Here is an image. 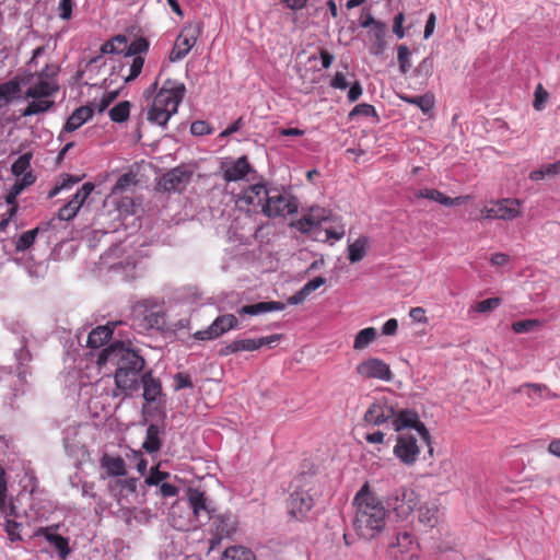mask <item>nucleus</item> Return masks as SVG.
<instances>
[{"label": "nucleus", "instance_id": "1", "mask_svg": "<svg viewBox=\"0 0 560 560\" xmlns=\"http://www.w3.org/2000/svg\"><path fill=\"white\" fill-rule=\"evenodd\" d=\"M364 427H381L392 424L394 431L401 432L405 429H415L421 440L429 446V453L432 455L431 434L423 422L420 421L416 411L404 409L396 410L394 402L385 397L375 399L363 415Z\"/></svg>", "mask_w": 560, "mask_h": 560}, {"label": "nucleus", "instance_id": "2", "mask_svg": "<svg viewBox=\"0 0 560 560\" xmlns=\"http://www.w3.org/2000/svg\"><path fill=\"white\" fill-rule=\"evenodd\" d=\"M355 516L353 527L364 539H372L380 534L384 526L387 511L383 502L364 483L354 497Z\"/></svg>", "mask_w": 560, "mask_h": 560}, {"label": "nucleus", "instance_id": "3", "mask_svg": "<svg viewBox=\"0 0 560 560\" xmlns=\"http://www.w3.org/2000/svg\"><path fill=\"white\" fill-rule=\"evenodd\" d=\"M57 73L58 69L48 65L37 73L36 81L24 93V98H32V102L22 110L23 117L49 112L55 106L51 97L59 92Z\"/></svg>", "mask_w": 560, "mask_h": 560}, {"label": "nucleus", "instance_id": "4", "mask_svg": "<svg viewBox=\"0 0 560 560\" xmlns=\"http://www.w3.org/2000/svg\"><path fill=\"white\" fill-rule=\"evenodd\" d=\"M186 94V86L183 82L167 79L155 94L152 105L148 110L147 119L155 125L165 127Z\"/></svg>", "mask_w": 560, "mask_h": 560}, {"label": "nucleus", "instance_id": "5", "mask_svg": "<svg viewBox=\"0 0 560 560\" xmlns=\"http://www.w3.org/2000/svg\"><path fill=\"white\" fill-rule=\"evenodd\" d=\"M97 363L112 364L116 369L143 371L145 361L138 351L126 347L122 342H115L101 351Z\"/></svg>", "mask_w": 560, "mask_h": 560}, {"label": "nucleus", "instance_id": "6", "mask_svg": "<svg viewBox=\"0 0 560 560\" xmlns=\"http://www.w3.org/2000/svg\"><path fill=\"white\" fill-rule=\"evenodd\" d=\"M310 478L306 474H301L296 479V486L288 501L289 513L296 520H302L312 510L314 499L310 494V488L304 489L306 480Z\"/></svg>", "mask_w": 560, "mask_h": 560}, {"label": "nucleus", "instance_id": "7", "mask_svg": "<svg viewBox=\"0 0 560 560\" xmlns=\"http://www.w3.org/2000/svg\"><path fill=\"white\" fill-rule=\"evenodd\" d=\"M298 211V202L294 197L271 189L270 196L262 207V213L268 218H278L293 214Z\"/></svg>", "mask_w": 560, "mask_h": 560}, {"label": "nucleus", "instance_id": "8", "mask_svg": "<svg viewBox=\"0 0 560 560\" xmlns=\"http://www.w3.org/2000/svg\"><path fill=\"white\" fill-rule=\"evenodd\" d=\"M200 32L199 23H190L185 26L175 40L170 54V60L175 62L185 58L195 46Z\"/></svg>", "mask_w": 560, "mask_h": 560}, {"label": "nucleus", "instance_id": "9", "mask_svg": "<svg viewBox=\"0 0 560 560\" xmlns=\"http://www.w3.org/2000/svg\"><path fill=\"white\" fill-rule=\"evenodd\" d=\"M141 372L116 369L114 373L115 388L112 393L113 397H130L133 392L138 390L142 376Z\"/></svg>", "mask_w": 560, "mask_h": 560}, {"label": "nucleus", "instance_id": "10", "mask_svg": "<svg viewBox=\"0 0 560 560\" xmlns=\"http://www.w3.org/2000/svg\"><path fill=\"white\" fill-rule=\"evenodd\" d=\"M394 455L406 466H412L418 460L420 447L415 435L400 432L393 448Z\"/></svg>", "mask_w": 560, "mask_h": 560}, {"label": "nucleus", "instance_id": "11", "mask_svg": "<svg viewBox=\"0 0 560 560\" xmlns=\"http://www.w3.org/2000/svg\"><path fill=\"white\" fill-rule=\"evenodd\" d=\"M418 497L413 489L401 487L387 498V504L399 517H407L416 508Z\"/></svg>", "mask_w": 560, "mask_h": 560}, {"label": "nucleus", "instance_id": "12", "mask_svg": "<svg viewBox=\"0 0 560 560\" xmlns=\"http://www.w3.org/2000/svg\"><path fill=\"white\" fill-rule=\"evenodd\" d=\"M281 339V335L275 334L267 337H260L257 339L244 338L236 339L228 343L220 350L221 355H230L240 351H255L264 346H271Z\"/></svg>", "mask_w": 560, "mask_h": 560}, {"label": "nucleus", "instance_id": "13", "mask_svg": "<svg viewBox=\"0 0 560 560\" xmlns=\"http://www.w3.org/2000/svg\"><path fill=\"white\" fill-rule=\"evenodd\" d=\"M355 371L364 378H376L389 382L394 377L389 365L377 358H369L362 361L357 365Z\"/></svg>", "mask_w": 560, "mask_h": 560}, {"label": "nucleus", "instance_id": "14", "mask_svg": "<svg viewBox=\"0 0 560 560\" xmlns=\"http://www.w3.org/2000/svg\"><path fill=\"white\" fill-rule=\"evenodd\" d=\"M237 323L233 314L221 315L207 329L196 331L194 337L198 340H212L236 327Z\"/></svg>", "mask_w": 560, "mask_h": 560}, {"label": "nucleus", "instance_id": "15", "mask_svg": "<svg viewBox=\"0 0 560 560\" xmlns=\"http://www.w3.org/2000/svg\"><path fill=\"white\" fill-rule=\"evenodd\" d=\"M191 173L182 168L175 167L165 173L160 182L159 187L163 191H182L190 180Z\"/></svg>", "mask_w": 560, "mask_h": 560}, {"label": "nucleus", "instance_id": "16", "mask_svg": "<svg viewBox=\"0 0 560 560\" xmlns=\"http://www.w3.org/2000/svg\"><path fill=\"white\" fill-rule=\"evenodd\" d=\"M222 170L223 179L225 182H237L244 179L247 174L254 172L253 166L245 155L240 156L234 161L222 163Z\"/></svg>", "mask_w": 560, "mask_h": 560}, {"label": "nucleus", "instance_id": "17", "mask_svg": "<svg viewBox=\"0 0 560 560\" xmlns=\"http://www.w3.org/2000/svg\"><path fill=\"white\" fill-rule=\"evenodd\" d=\"M187 499L189 506L197 520L203 516L206 520H210L213 510L206 497V493L198 488H188Z\"/></svg>", "mask_w": 560, "mask_h": 560}, {"label": "nucleus", "instance_id": "18", "mask_svg": "<svg viewBox=\"0 0 560 560\" xmlns=\"http://www.w3.org/2000/svg\"><path fill=\"white\" fill-rule=\"evenodd\" d=\"M58 528V525L39 527L35 535L45 537V539L57 549L59 557L61 559H66L70 555L71 548L69 547L68 538L54 533V530H57Z\"/></svg>", "mask_w": 560, "mask_h": 560}, {"label": "nucleus", "instance_id": "19", "mask_svg": "<svg viewBox=\"0 0 560 560\" xmlns=\"http://www.w3.org/2000/svg\"><path fill=\"white\" fill-rule=\"evenodd\" d=\"M328 219L326 210L319 207H312L310 212L293 223V226L301 233H310L317 228L323 221Z\"/></svg>", "mask_w": 560, "mask_h": 560}, {"label": "nucleus", "instance_id": "20", "mask_svg": "<svg viewBox=\"0 0 560 560\" xmlns=\"http://www.w3.org/2000/svg\"><path fill=\"white\" fill-rule=\"evenodd\" d=\"M270 192L271 189H267L262 184L250 185L243 191L242 196L240 197V201L254 208H262L264 203L267 202Z\"/></svg>", "mask_w": 560, "mask_h": 560}, {"label": "nucleus", "instance_id": "21", "mask_svg": "<svg viewBox=\"0 0 560 560\" xmlns=\"http://www.w3.org/2000/svg\"><path fill=\"white\" fill-rule=\"evenodd\" d=\"M522 213V201L516 198L498 200V220L512 221Z\"/></svg>", "mask_w": 560, "mask_h": 560}, {"label": "nucleus", "instance_id": "22", "mask_svg": "<svg viewBox=\"0 0 560 560\" xmlns=\"http://www.w3.org/2000/svg\"><path fill=\"white\" fill-rule=\"evenodd\" d=\"M143 387V398L147 402H154L162 394V385L159 378L153 376L152 371L142 374L141 381Z\"/></svg>", "mask_w": 560, "mask_h": 560}, {"label": "nucleus", "instance_id": "23", "mask_svg": "<svg viewBox=\"0 0 560 560\" xmlns=\"http://www.w3.org/2000/svg\"><path fill=\"white\" fill-rule=\"evenodd\" d=\"M386 24L380 23L375 24V27H372L369 31V40H370V52L374 56H380L384 52L386 47Z\"/></svg>", "mask_w": 560, "mask_h": 560}, {"label": "nucleus", "instance_id": "24", "mask_svg": "<svg viewBox=\"0 0 560 560\" xmlns=\"http://www.w3.org/2000/svg\"><path fill=\"white\" fill-rule=\"evenodd\" d=\"M415 197L430 199L446 207L459 206L463 202L462 197L451 198L434 188L419 189L415 192Z\"/></svg>", "mask_w": 560, "mask_h": 560}, {"label": "nucleus", "instance_id": "25", "mask_svg": "<svg viewBox=\"0 0 560 560\" xmlns=\"http://www.w3.org/2000/svg\"><path fill=\"white\" fill-rule=\"evenodd\" d=\"M93 108L90 106H80L67 119L63 130L66 132H73L79 129L84 122L93 116Z\"/></svg>", "mask_w": 560, "mask_h": 560}, {"label": "nucleus", "instance_id": "26", "mask_svg": "<svg viewBox=\"0 0 560 560\" xmlns=\"http://www.w3.org/2000/svg\"><path fill=\"white\" fill-rule=\"evenodd\" d=\"M285 305L282 302L277 301H268V302H258L256 304H248L242 306L238 311L240 315H258L262 313L273 312V311H282Z\"/></svg>", "mask_w": 560, "mask_h": 560}, {"label": "nucleus", "instance_id": "27", "mask_svg": "<svg viewBox=\"0 0 560 560\" xmlns=\"http://www.w3.org/2000/svg\"><path fill=\"white\" fill-rule=\"evenodd\" d=\"M215 537L223 539L236 532V522L231 515H218L213 517Z\"/></svg>", "mask_w": 560, "mask_h": 560}, {"label": "nucleus", "instance_id": "28", "mask_svg": "<svg viewBox=\"0 0 560 560\" xmlns=\"http://www.w3.org/2000/svg\"><path fill=\"white\" fill-rule=\"evenodd\" d=\"M101 466L106 469L108 476L118 477L126 475V464L120 456L104 454L101 458Z\"/></svg>", "mask_w": 560, "mask_h": 560}, {"label": "nucleus", "instance_id": "29", "mask_svg": "<svg viewBox=\"0 0 560 560\" xmlns=\"http://www.w3.org/2000/svg\"><path fill=\"white\" fill-rule=\"evenodd\" d=\"M113 335V327L109 325L97 326L88 336V347L100 348L107 342Z\"/></svg>", "mask_w": 560, "mask_h": 560}, {"label": "nucleus", "instance_id": "30", "mask_svg": "<svg viewBox=\"0 0 560 560\" xmlns=\"http://www.w3.org/2000/svg\"><path fill=\"white\" fill-rule=\"evenodd\" d=\"M369 238L360 236L348 245V259L351 264L361 261L368 252Z\"/></svg>", "mask_w": 560, "mask_h": 560}, {"label": "nucleus", "instance_id": "31", "mask_svg": "<svg viewBox=\"0 0 560 560\" xmlns=\"http://www.w3.org/2000/svg\"><path fill=\"white\" fill-rule=\"evenodd\" d=\"M418 521L424 527L433 528L439 522V510L434 504H423L418 509Z\"/></svg>", "mask_w": 560, "mask_h": 560}, {"label": "nucleus", "instance_id": "32", "mask_svg": "<svg viewBox=\"0 0 560 560\" xmlns=\"http://www.w3.org/2000/svg\"><path fill=\"white\" fill-rule=\"evenodd\" d=\"M161 429L156 424H150L147 429L145 440L142 447L147 453L152 454L160 451L162 442L160 439Z\"/></svg>", "mask_w": 560, "mask_h": 560}, {"label": "nucleus", "instance_id": "33", "mask_svg": "<svg viewBox=\"0 0 560 560\" xmlns=\"http://www.w3.org/2000/svg\"><path fill=\"white\" fill-rule=\"evenodd\" d=\"M21 93V84L19 79L15 77L4 83H0V101L10 103L16 98Z\"/></svg>", "mask_w": 560, "mask_h": 560}, {"label": "nucleus", "instance_id": "34", "mask_svg": "<svg viewBox=\"0 0 560 560\" xmlns=\"http://www.w3.org/2000/svg\"><path fill=\"white\" fill-rule=\"evenodd\" d=\"M221 560H256L254 552L243 546H232L224 550Z\"/></svg>", "mask_w": 560, "mask_h": 560}, {"label": "nucleus", "instance_id": "35", "mask_svg": "<svg viewBox=\"0 0 560 560\" xmlns=\"http://www.w3.org/2000/svg\"><path fill=\"white\" fill-rule=\"evenodd\" d=\"M376 335H377V332L374 327H368V328L361 329L354 338L353 349L354 350L365 349L366 347H369V345H371L375 340Z\"/></svg>", "mask_w": 560, "mask_h": 560}, {"label": "nucleus", "instance_id": "36", "mask_svg": "<svg viewBox=\"0 0 560 560\" xmlns=\"http://www.w3.org/2000/svg\"><path fill=\"white\" fill-rule=\"evenodd\" d=\"M82 177L74 176L70 174H62L60 180L55 184V186L49 190L48 198L56 197L59 192L65 189H70L75 184L81 182Z\"/></svg>", "mask_w": 560, "mask_h": 560}, {"label": "nucleus", "instance_id": "37", "mask_svg": "<svg viewBox=\"0 0 560 560\" xmlns=\"http://www.w3.org/2000/svg\"><path fill=\"white\" fill-rule=\"evenodd\" d=\"M127 48V39L124 35H117L113 39L105 42L101 46V52L106 54H119L124 52Z\"/></svg>", "mask_w": 560, "mask_h": 560}, {"label": "nucleus", "instance_id": "38", "mask_svg": "<svg viewBox=\"0 0 560 560\" xmlns=\"http://www.w3.org/2000/svg\"><path fill=\"white\" fill-rule=\"evenodd\" d=\"M397 547L400 550V553L404 555L410 553L409 558L412 559L416 556L417 544L412 540V536L407 533H399L396 537Z\"/></svg>", "mask_w": 560, "mask_h": 560}, {"label": "nucleus", "instance_id": "39", "mask_svg": "<svg viewBox=\"0 0 560 560\" xmlns=\"http://www.w3.org/2000/svg\"><path fill=\"white\" fill-rule=\"evenodd\" d=\"M95 186L93 183H84L80 189L72 196V198L68 201L69 203L74 207L78 211L81 209V207L84 205L85 200L89 198V196L94 190Z\"/></svg>", "mask_w": 560, "mask_h": 560}, {"label": "nucleus", "instance_id": "40", "mask_svg": "<svg viewBox=\"0 0 560 560\" xmlns=\"http://www.w3.org/2000/svg\"><path fill=\"white\" fill-rule=\"evenodd\" d=\"M130 114V103L128 101H122L116 104L113 108L109 109L108 116L114 122H124L128 119Z\"/></svg>", "mask_w": 560, "mask_h": 560}, {"label": "nucleus", "instance_id": "41", "mask_svg": "<svg viewBox=\"0 0 560 560\" xmlns=\"http://www.w3.org/2000/svg\"><path fill=\"white\" fill-rule=\"evenodd\" d=\"M38 233L39 228H35L22 233L15 243L16 252L21 253L27 250L34 244Z\"/></svg>", "mask_w": 560, "mask_h": 560}, {"label": "nucleus", "instance_id": "42", "mask_svg": "<svg viewBox=\"0 0 560 560\" xmlns=\"http://www.w3.org/2000/svg\"><path fill=\"white\" fill-rule=\"evenodd\" d=\"M542 326V322L535 318L522 319L512 323V330L515 334H526L536 330Z\"/></svg>", "mask_w": 560, "mask_h": 560}, {"label": "nucleus", "instance_id": "43", "mask_svg": "<svg viewBox=\"0 0 560 560\" xmlns=\"http://www.w3.org/2000/svg\"><path fill=\"white\" fill-rule=\"evenodd\" d=\"M145 329H162L165 326V315L162 311H151L143 317Z\"/></svg>", "mask_w": 560, "mask_h": 560}, {"label": "nucleus", "instance_id": "44", "mask_svg": "<svg viewBox=\"0 0 560 560\" xmlns=\"http://www.w3.org/2000/svg\"><path fill=\"white\" fill-rule=\"evenodd\" d=\"M402 100L409 104L417 105L424 114L431 112L434 106L433 97L428 94L422 96H406L402 97Z\"/></svg>", "mask_w": 560, "mask_h": 560}, {"label": "nucleus", "instance_id": "45", "mask_svg": "<svg viewBox=\"0 0 560 560\" xmlns=\"http://www.w3.org/2000/svg\"><path fill=\"white\" fill-rule=\"evenodd\" d=\"M32 153L27 152L19 156V159L12 164L11 172L15 176L23 175L31 166Z\"/></svg>", "mask_w": 560, "mask_h": 560}, {"label": "nucleus", "instance_id": "46", "mask_svg": "<svg viewBox=\"0 0 560 560\" xmlns=\"http://www.w3.org/2000/svg\"><path fill=\"white\" fill-rule=\"evenodd\" d=\"M136 184V176L132 173L122 174L112 189V195L122 194L127 188Z\"/></svg>", "mask_w": 560, "mask_h": 560}, {"label": "nucleus", "instance_id": "47", "mask_svg": "<svg viewBox=\"0 0 560 560\" xmlns=\"http://www.w3.org/2000/svg\"><path fill=\"white\" fill-rule=\"evenodd\" d=\"M397 59L399 63V70L402 74H406L410 68V51L406 45H399L397 48Z\"/></svg>", "mask_w": 560, "mask_h": 560}, {"label": "nucleus", "instance_id": "48", "mask_svg": "<svg viewBox=\"0 0 560 560\" xmlns=\"http://www.w3.org/2000/svg\"><path fill=\"white\" fill-rule=\"evenodd\" d=\"M137 485V478L119 479L115 482L116 488H119V493L121 497L136 493Z\"/></svg>", "mask_w": 560, "mask_h": 560}, {"label": "nucleus", "instance_id": "49", "mask_svg": "<svg viewBox=\"0 0 560 560\" xmlns=\"http://www.w3.org/2000/svg\"><path fill=\"white\" fill-rule=\"evenodd\" d=\"M500 304V298H490L476 303L474 306H471V311L476 313H488L499 307Z\"/></svg>", "mask_w": 560, "mask_h": 560}, {"label": "nucleus", "instance_id": "50", "mask_svg": "<svg viewBox=\"0 0 560 560\" xmlns=\"http://www.w3.org/2000/svg\"><path fill=\"white\" fill-rule=\"evenodd\" d=\"M144 65V59L141 56H136L131 58V63L129 66V73L125 77L126 82H130L138 78L141 73Z\"/></svg>", "mask_w": 560, "mask_h": 560}, {"label": "nucleus", "instance_id": "51", "mask_svg": "<svg viewBox=\"0 0 560 560\" xmlns=\"http://www.w3.org/2000/svg\"><path fill=\"white\" fill-rule=\"evenodd\" d=\"M148 42L144 38H139L137 40H133L130 45H127V52L126 58H132L136 56H139L138 54H141L145 50H148Z\"/></svg>", "mask_w": 560, "mask_h": 560}, {"label": "nucleus", "instance_id": "52", "mask_svg": "<svg viewBox=\"0 0 560 560\" xmlns=\"http://www.w3.org/2000/svg\"><path fill=\"white\" fill-rule=\"evenodd\" d=\"M377 116L375 107L371 104L361 103L353 107V109L349 113V118L352 119L355 116Z\"/></svg>", "mask_w": 560, "mask_h": 560}, {"label": "nucleus", "instance_id": "53", "mask_svg": "<svg viewBox=\"0 0 560 560\" xmlns=\"http://www.w3.org/2000/svg\"><path fill=\"white\" fill-rule=\"evenodd\" d=\"M549 93L542 88L541 84H538L535 90V98L533 102V106L536 110H542L545 107V103L548 100Z\"/></svg>", "mask_w": 560, "mask_h": 560}, {"label": "nucleus", "instance_id": "54", "mask_svg": "<svg viewBox=\"0 0 560 560\" xmlns=\"http://www.w3.org/2000/svg\"><path fill=\"white\" fill-rule=\"evenodd\" d=\"M481 219L498 220V200H491L480 210Z\"/></svg>", "mask_w": 560, "mask_h": 560}, {"label": "nucleus", "instance_id": "55", "mask_svg": "<svg viewBox=\"0 0 560 560\" xmlns=\"http://www.w3.org/2000/svg\"><path fill=\"white\" fill-rule=\"evenodd\" d=\"M174 388L180 390L183 388H192L191 377L187 373H177L174 375Z\"/></svg>", "mask_w": 560, "mask_h": 560}, {"label": "nucleus", "instance_id": "56", "mask_svg": "<svg viewBox=\"0 0 560 560\" xmlns=\"http://www.w3.org/2000/svg\"><path fill=\"white\" fill-rule=\"evenodd\" d=\"M78 210L72 207L71 203L67 202L58 211V219L62 221H70L78 214Z\"/></svg>", "mask_w": 560, "mask_h": 560}, {"label": "nucleus", "instance_id": "57", "mask_svg": "<svg viewBox=\"0 0 560 560\" xmlns=\"http://www.w3.org/2000/svg\"><path fill=\"white\" fill-rule=\"evenodd\" d=\"M212 129L203 120L194 121L190 126V132L195 136H205L211 133Z\"/></svg>", "mask_w": 560, "mask_h": 560}, {"label": "nucleus", "instance_id": "58", "mask_svg": "<svg viewBox=\"0 0 560 560\" xmlns=\"http://www.w3.org/2000/svg\"><path fill=\"white\" fill-rule=\"evenodd\" d=\"M404 21H405V14L401 12L398 13L397 15H395V18H394L393 33L398 38L405 37V30L402 27Z\"/></svg>", "mask_w": 560, "mask_h": 560}, {"label": "nucleus", "instance_id": "59", "mask_svg": "<svg viewBox=\"0 0 560 560\" xmlns=\"http://www.w3.org/2000/svg\"><path fill=\"white\" fill-rule=\"evenodd\" d=\"M167 472L159 470L158 467L153 468L145 482L150 486L158 485L167 477Z\"/></svg>", "mask_w": 560, "mask_h": 560}, {"label": "nucleus", "instance_id": "60", "mask_svg": "<svg viewBox=\"0 0 560 560\" xmlns=\"http://www.w3.org/2000/svg\"><path fill=\"white\" fill-rule=\"evenodd\" d=\"M349 83L342 72H336L330 81V86L338 90H346Z\"/></svg>", "mask_w": 560, "mask_h": 560}, {"label": "nucleus", "instance_id": "61", "mask_svg": "<svg viewBox=\"0 0 560 560\" xmlns=\"http://www.w3.org/2000/svg\"><path fill=\"white\" fill-rule=\"evenodd\" d=\"M0 511L7 517L16 516V508L12 501H7V495L2 497V501L0 503Z\"/></svg>", "mask_w": 560, "mask_h": 560}, {"label": "nucleus", "instance_id": "62", "mask_svg": "<svg viewBox=\"0 0 560 560\" xmlns=\"http://www.w3.org/2000/svg\"><path fill=\"white\" fill-rule=\"evenodd\" d=\"M364 440L369 444H384L385 443V433L381 430L370 432L364 435Z\"/></svg>", "mask_w": 560, "mask_h": 560}, {"label": "nucleus", "instance_id": "63", "mask_svg": "<svg viewBox=\"0 0 560 560\" xmlns=\"http://www.w3.org/2000/svg\"><path fill=\"white\" fill-rule=\"evenodd\" d=\"M72 15V1L60 0L59 2V16L62 20H69Z\"/></svg>", "mask_w": 560, "mask_h": 560}, {"label": "nucleus", "instance_id": "64", "mask_svg": "<svg viewBox=\"0 0 560 560\" xmlns=\"http://www.w3.org/2000/svg\"><path fill=\"white\" fill-rule=\"evenodd\" d=\"M325 282H326L325 278H323V277H315L314 279L307 281L303 285V290H304V292L307 293V295H310L313 291H315L316 289H318L319 287L325 284Z\"/></svg>", "mask_w": 560, "mask_h": 560}]
</instances>
